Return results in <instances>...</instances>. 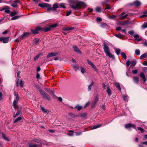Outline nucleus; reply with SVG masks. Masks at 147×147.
I'll use <instances>...</instances> for the list:
<instances>
[{"instance_id":"nucleus-1","label":"nucleus","mask_w":147,"mask_h":147,"mask_svg":"<svg viewBox=\"0 0 147 147\" xmlns=\"http://www.w3.org/2000/svg\"><path fill=\"white\" fill-rule=\"evenodd\" d=\"M70 7L75 10H79L82 7H85L87 6L85 3L82 1L78 2L74 1H72L69 4Z\"/></svg>"},{"instance_id":"nucleus-2","label":"nucleus","mask_w":147,"mask_h":147,"mask_svg":"<svg viewBox=\"0 0 147 147\" xmlns=\"http://www.w3.org/2000/svg\"><path fill=\"white\" fill-rule=\"evenodd\" d=\"M103 49L107 56L115 59L114 56L110 53L109 47L105 43L103 44Z\"/></svg>"},{"instance_id":"nucleus-3","label":"nucleus","mask_w":147,"mask_h":147,"mask_svg":"<svg viewBox=\"0 0 147 147\" xmlns=\"http://www.w3.org/2000/svg\"><path fill=\"white\" fill-rule=\"evenodd\" d=\"M13 94L15 96V99L13 101V105L14 108V109H16L18 107L17 103L19 100V98L18 94L16 92H14Z\"/></svg>"},{"instance_id":"nucleus-4","label":"nucleus","mask_w":147,"mask_h":147,"mask_svg":"<svg viewBox=\"0 0 147 147\" xmlns=\"http://www.w3.org/2000/svg\"><path fill=\"white\" fill-rule=\"evenodd\" d=\"M38 6L42 8L47 7L48 8L47 9V11L51 10L52 9L51 8V5L47 3H39Z\"/></svg>"},{"instance_id":"nucleus-5","label":"nucleus","mask_w":147,"mask_h":147,"mask_svg":"<svg viewBox=\"0 0 147 147\" xmlns=\"http://www.w3.org/2000/svg\"><path fill=\"white\" fill-rule=\"evenodd\" d=\"M39 92L42 95L43 98H45L49 101L51 100V98L43 90L40 89L39 90Z\"/></svg>"},{"instance_id":"nucleus-6","label":"nucleus","mask_w":147,"mask_h":147,"mask_svg":"<svg viewBox=\"0 0 147 147\" xmlns=\"http://www.w3.org/2000/svg\"><path fill=\"white\" fill-rule=\"evenodd\" d=\"M57 24H55L44 27L42 28V31H43L44 32H47L50 30L52 28H55L57 27Z\"/></svg>"},{"instance_id":"nucleus-7","label":"nucleus","mask_w":147,"mask_h":147,"mask_svg":"<svg viewBox=\"0 0 147 147\" xmlns=\"http://www.w3.org/2000/svg\"><path fill=\"white\" fill-rule=\"evenodd\" d=\"M42 28L40 27H36L35 29H32L31 30V32L33 34H37L38 33V31H42Z\"/></svg>"},{"instance_id":"nucleus-8","label":"nucleus","mask_w":147,"mask_h":147,"mask_svg":"<svg viewBox=\"0 0 147 147\" xmlns=\"http://www.w3.org/2000/svg\"><path fill=\"white\" fill-rule=\"evenodd\" d=\"M9 37H0V41H3V43H5L7 42L9 40Z\"/></svg>"},{"instance_id":"nucleus-9","label":"nucleus","mask_w":147,"mask_h":147,"mask_svg":"<svg viewBox=\"0 0 147 147\" xmlns=\"http://www.w3.org/2000/svg\"><path fill=\"white\" fill-rule=\"evenodd\" d=\"M9 9V7L8 6H5L3 7V11L4 10L5 12L7 14L10 13Z\"/></svg>"},{"instance_id":"nucleus-10","label":"nucleus","mask_w":147,"mask_h":147,"mask_svg":"<svg viewBox=\"0 0 147 147\" xmlns=\"http://www.w3.org/2000/svg\"><path fill=\"white\" fill-rule=\"evenodd\" d=\"M125 127L126 129H128L131 127H133L134 128L136 129V125L135 124H132L131 123H128L125 124Z\"/></svg>"},{"instance_id":"nucleus-11","label":"nucleus","mask_w":147,"mask_h":147,"mask_svg":"<svg viewBox=\"0 0 147 147\" xmlns=\"http://www.w3.org/2000/svg\"><path fill=\"white\" fill-rule=\"evenodd\" d=\"M98 101V97H96L94 100L93 101L91 104L92 107H94L96 105Z\"/></svg>"},{"instance_id":"nucleus-12","label":"nucleus","mask_w":147,"mask_h":147,"mask_svg":"<svg viewBox=\"0 0 147 147\" xmlns=\"http://www.w3.org/2000/svg\"><path fill=\"white\" fill-rule=\"evenodd\" d=\"M30 33L29 32H25L20 37V40H22L27 37Z\"/></svg>"},{"instance_id":"nucleus-13","label":"nucleus","mask_w":147,"mask_h":147,"mask_svg":"<svg viewBox=\"0 0 147 147\" xmlns=\"http://www.w3.org/2000/svg\"><path fill=\"white\" fill-rule=\"evenodd\" d=\"M140 76L141 78L143 79L144 82H145L146 81L147 79L146 78L144 73L143 72L140 73Z\"/></svg>"},{"instance_id":"nucleus-14","label":"nucleus","mask_w":147,"mask_h":147,"mask_svg":"<svg viewBox=\"0 0 147 147\" xmlns=\"http://www.w3.org/2000/svg\"><path fill=\"white\" fill-rule=\"evenodd\" d=\"M58 53H49L47 56V58L53 56H55L58 55Z\"/></svg>"},{"instance_id":"nucleus-15","label":"nucleus","mask_w":147,"mask_h":147,"mask_svg":"<svg viewBox=\"0 0 147 147\" xmlns=\"http://www.w3.org/2000/svg\"><path fill=\"white\" fill-rule=\"evenodd\" d=\"M87 61L88 63L91 65V66L95 70H96V67L94 65L93 63L91 61H90L89 60H87Z\"/></svg>"},{"instance_id":"nucleus-16","label":"nucleus","mask_w":147,"mask_h":147,"mask_svg":"<svg viewBox=\"0 0 147 147\" xmlns=\"http://www.w3.org/2000/svg\"><path fill=\"white\" fill-rule=\"evenodd\" d=\"M87 61L88 63L91 65V66L95 70H96V67L94 65L93 63L91 61H90L89 60H87Z\"/></svg>"},{"instance_id":"nucleus-17","label":"nucleus","mask_w":147,"mask_h":147,"mask_svg":"<svg viewBox=\"0 0 147 147\" xmlns=\"http://www.w3.org/2000/svg\"><path fill=\"white\" fill-rule=\"evenodd\" d=\"M73 48L74 49V51L76 52L80 53H81V52L78 47L76 45H74L73 46Z\"/></svg>"},{"instance_id":"nucleus-18","label":"nucleus","mask_w":147,"mask_h":147,"mask_svg":"<svg viewBox=\"0 0 147 147\" xmlns=\"http://www.w3.org/2000/svg\"><path fill=\"white\" fill-rule=\"evenodd\" d=\"M133 80L134 82L136 84L138 83L139 82V78L137 76L134 77Z\"/></svg>"},{"instance_id":"nucleus-19","label":"nucleus","mask_w":147,"mask_h":147,"mask_svg":"<svg viewBox=\"0 0 147 147\" xmlns=\"http://www.w3.org/2000/svg\"><path fill=\"white\" fill-rule=\"evenodd\" d=\"M134 5L136 6H140L141 4L140 2L138 1H136L134 2L133 3Z\"/></svg>"},{"instance_id":"nucleus-20","label":"nucleus","mask_w":147,"mask_h":147,"mask_svg":"<svg viewBox=\"0 0 147 147\" xmlns=\"http://www.w3.org/2000/svg\"><path fill=\"white\" fill-rule=\"evenodd\" d=\"M29 147H39V145H38L36 144H33L31 143H29Z\"/></svg>"},{"instance_id":"nucleus-21","label":"nucleus","mask_w":147,"mask_h":147,"mask_svg":"<svg viewBox=\"0 0 147 147\" xmlns=\"http://www.w3.org/2000/svg\"><path fill=\"white\" fill-rule=\"evenodd\" d=\"M114 35L115 36H116V37L118 38H121V39L122 38L124 37V36L122 35L120 33H119L118 34H114Z\"/></svg>"},{"instance_id":"nucleus-22","label":"nucleus","mask_w":147,"mask_h":147,"mask_svg":"<svg viewBox=\"0 0 147 147\" xmlns=\"http://www.w3.org/2000/svg\"><path fill=\"white\" fill-rule=\"evenodd\" d=\"M134 37L135 38V40L138 41H140L141 40V38H139V36L138 34H135L134 35Z\"/></svg>"},{"instance_id":"nucleus-23","label":"nucleus","mask_w":147,"mask_h":147,"mask_svg":"<svg viewBox=\"0 0 147 147\" xmlns=\"http://www.w3.org/2000/svg\"><path fill=\"white\" fill-rule=\"evenodd\" d=\"M22 114V112L21 111L20 109H18V111L17 112L16 114L14 116V117H16L17 116H18Z\"/></svg>"},{"instance_id":"nucleus-24","label":"nucleus","mask_w":147,"mask_h":147,"mask_svg":"<svg viewBox=\"0 0 147 147\" xmlns=\"http://www.w3.org/2000/svg\"><path fill=\"white\" fill-rule=\"evenodd\" d=\"M146 57H147V53H144L140 56V59H142L143 58Z\"/></svg>"},{"instance_id":"nucleus-25","label":"nucleus","mask_w":147,"mask_h":147,"mask_svg":"<svg viewBox=\"0 0 147 147\" xmlns=\"http://www.w3.org/2000/svg\"><path fill=\"white\" fill-rule=\"evenodd\" d=\"M2 137L3 138V140H7L8 141H9V139L6 136L5 134L3 133H2Z\"/></svg>"},{"instance_id":"nucleus-26","label":"nucleus","mask_w":147,"mask_h":147,"mask_svg":"<svg viewBox=\"0 0 147 147\" xmlns=\"http://www.w3.org/2000/svg\"><path fill=\"white\" fill-rule=\"evenodd\" d=\"M18 12L16 11H14L12 12H11L10 13V15L11 16H13L16 15L18 13Z\"/></svg>"},{"instance_id":"nucleus-27","label":"nucleus","mask_w":147,"mask_h":147,"mask_svg":"<svg viewBox=\"0 0 147 147\" xmlns=\"http://www.w3.org/2000/svg\"><path fill=\"white\" fill-rule=\"evenodd\" d=\"M94 84V83L93 82H92L91 84L88 86V91H90L91 90V88L93 86Z\"/></svg>"},{"instance_id":"nucleus-28","label":"nucleus","mask_w":147,"mask_h":147,"mask_svg":"<svg viewBox=\"0 0 147 147\" xmlns=\"http://www.w3.org/2000/svg\"><path fill=\"white\" fill-rule=\"evenodd\" d=\"M107 89L106 91V92H107V93H108L109 96H110L111 94V90L110 89V88L109 87H107Z\"/></svg>"},{"instance_id":"nucleus-29","label":"nucleus","mask_w":147,"mask_h":147,"mask_svg":"<svg viewBox=\"0 0 147 147\" xmlns=\"http://www.w3.org/2000/svg\"><path fill=\"white\" fill-rule=\"evenodd\" d=\"M117 88H118L119 89L120 91H121V89L120 87V86L119 84V83H115L114 84Z\"/></svg>"},{"instance_id":"nucleus-30","label":"nucleus","mask_w":147,"mask_h":147,"mask_svg":"<svg viewBox=\"0 0 147 147\" xmlns=\"http://www.w3.org/2000/svg\"><path fill=\"white\" fill-rule=\"evenodd\" d=\"M20 16H16L13 17L11 19V20H17L20 18Z\"/></svg>"},{"instance_id":"nucleus-31","label":"nucleus","mask_w":147,"mask_h":147,"mask_svg":"<svg viewBox=\"0 0 147 147\" xmlns=\"http://www.w3.org/2000/svg\"><path fill=\"white\" fill-rule=\"evenodd\" d=\"M59 7V6L57 4H54L53 5V10H55L56 9Z\"/></svg>"},{"instance_id":"nucleus-32","label":"nucleus","mask_w":147,"mask_h":147,"mask_svg":"<svg viewBox=\"0 0 147 147\" xmlns=\"http://www.w3.org/2000/svg\"><path fill=\"white\" fill-rule=\"evenodd\" d=\"M121 56L123 58L125 59H126L127 58V56L126 55L125 53H124L123 52H121Z\"/></svg>"},{"instance_id":"nucleus-33","label":"nucleus","mask_w":147,"mask_h":147,"mask_svg":"<svg viewBox=\"0 0 147 147\" xmlns=\"http://www.w3.org/2000/svg\"><path fill=\"white\" fill-rule=\"evenodd\" d=\"M96 11L98 12H100L101 11V8L100 7H97L95 9Z\"/></svg>"},{"instance_id":"nucleus-34","label":"nucleus","mask_w":147,"mask_h":147,"mask_svg":"<svg viewBox=\"0 0 147 147\" xmlns=\"http://www.w3.org/2000/svg\"><path fill=\"white\" fill-rule=\"evenodd\" d=\"M19 85L21 87H23L24 86V82L23 81H22V80H20L19 81Z\"/></svg>"},{"instance_id":"nucleus-35","label":"nucleus","mask_w":147,"mask_h":147,"mask_svg":"<svg viewBox=\"0 0 147 147\" xmlns=\"http://www.w3.org/2000/svg\"><path fill=\"white\" fill-rule=\"evenodd\" d=\"M73 67L75 69V70L76 71L77 70H79V67L78 65H74Z\"/></svg>"},{"instance_id":"nucleus-36","label":"nucleus","mask_w":147,"mask_h":147,"mask_svg":"<svg viewBox=\"0 0 147 147\" xmlns=\"http://www.w3.org/2000/svg\"><path fill=\"white\" fill-rule=\"evenodd\" d=\"M115 52L117 55H119L121 52V50L120 49H117L115 50Z\"/></svg>"},{"instance_id":"nucleus-37","label":"nucleus","mask_w":147,"mask_h":147,"mask_svg":"<svg viewBox=\"0 0 147 147\" xmlns=\"http://www.w3.org/2000/svg\"><path fill=\"white\" fill-rule=\"evenodd\" d=\"M123 100L126 101H128V96H125L123 95Z\"/></svg>"},{"instance_id":"nucleus-38","label":"nucleus","mask_w":147,"mask_h":147,"mask_svg":"<svg viewBox=\"0 0 147 147\" xmlns=\"http://www.w3.org/2000/svg\"><path fill=\"white\" fill-rule=\"evenodd\" d=\"M136 54L137 55H140V50L138 49H137L136 50L135 52Z\"/></svg>"},{"instance_id":"nucleus-39","label":"nucleus","mask_w":147,"mask_h":147,"mask_svg":"<svg viewBox=\"0 0 147 147\" xmlns=\"http://www.w3.org/2000/svg\"><path fill=\"white\" fill-rule=\"evenodd\" d=\"M60 7L63 8H65L66 7L65 5V4L63 3H61L59 5Z\"/></svg>"},{"instance_id":"nucleus-40","label":"nucleus","mask_w":147,"mask_h":147,"mask_svg":"<svg viewBox=\"0 0 147 147\" xmlns=\"http://www.w3.org/2000/svg\"><path fill=\"white\" fill-rule=\"evenodd\" d=\"M41 109L42 110L44 113H47L49 112L47 110L45 109V108H43V107H41Z\"/></svg>"},{"instance_id":"nucleus-41","label":"nucleus","mask_w":147,"mask_h":147,"mask_svg":"<svg viewBox=\"0 0 147 147\" xmlns=\"http://www.w3.org/2000/svg\"><path fill=\"white\" fill-rule=\"evenodd\" d=\"M22 119V118L21 117H19L16 119L14 121V123H16L19 121L21 120Z\"/></svg>"},{"instance_id":"nucleus-42","label":"nucleus","mask_w":147,"mask_h":147,"mask_svg":"<svg viewBox=\"0 0 147 147\" xmlns=\"http://www.w3.org/2000/svg\"><path fill=\"white\" fill-rule=\"evenodd\" d=\"M101 126V125H95L93 126L92 129H94L100 127Z\"/></svg>"},{"instance_id":"nucleus-43","label":"nucleus","mask_w":147,"mask_h":147,"mask_svg":"<svg viewBox=\"0 0 147 147\" xmlns=\"http://www.w3.org/2000/svg\"><path fill=\"white\" fill-rule=\"evenodd\" d=\"M147 28V23H144L142 26V29H144Z\"/></svg>"},{"instance_id":"nucleus-44","label":"nucleus","mask_w":147,"mask_h":147,"mask_svg":"<svg viewBox=\"0 0 147 147\" xmlns=\"http://www.w3.org/2000/svg\"><path fill=\"white\" fill-rule=\"evenodd\" d=\"M82 107L81 106H78V105H76L75 108L77 109L79 111L81 110L82 108Z\"/></svg>"},{"instance_id":"nucleus-45","label":"nucleus","mask_w":147,"mask_h":147,"mask_svg":"<svg viewBox=\"0 0 147 147\" xmlns=\"http://www.w3.org/2000/svg\"><path fill=\"white\" fill-rule=\"evenodd\" d=\"M137 128L142 133H143L144 131V130L142 128L140 127H138Z\"/></svg>"},{"instance_id":"nucleus-46","label":"nucleus","mask_w":147,"mask_h":147,"mask_svg":"<svg viewBox=\"0 0 147 147\" xmlns=\"http://www.w3.org/2000/svg\"><path fill=\"white\" fill-rule=\"evenodd\" d=\"M69 131L71 132H72V133H68V135L69 136H74V134L73 133L74 132V131H72V130H70V131Z\"/></svg>"},{"instance_id":"nucleus-47","label":"nucleus","mask_w":147,"mask_h":147,"mask_svg":"<svg viewBox=\"0 0 147 147\" xmlns=\"http://www.w3.org/2000/svg\"><path fill=\"white\" fill-rule=\"evenodd\" d=\"M81 71L82 73L84 74L85 72V69L83 67H81Z\"/></svg>"},{"instance_id":"nucleus-48","label":"nucleus","mask_w":147,"mask_h":147,"mask_svg":"<svg viewBox=\"0 0 147 147\" xmlns=\"http://www.w3.org/2000/svg\"><path fill=\"white\" fill-rule=\"evenodd\" d=\"M34 141L35 142H36L39 143L40 142V141L37 138H35L34 139Z\"/></svg>"},{"instance_id":"nucleus-49","label":"nucleus","mask_w":147,"mask_h":147,"mask_svg":"<svg viewBox=\"0 0 147 147\" xmlns=\"http://www.w3.org/2000/svg\"><path fill=\"white\" fill-rule=\"evenodd\" d=\"M107 26L106 24L104 23H102L101 25V26L102 27H105Z\"/></svg>"},{"instance_id":"nucleus-50","label":"nucleus","mask_w":147,"mask_h":147,"mask_svg":"<svg viewBox=\"0 0 147 147\" xmlns=\"http://www.w3.org/2000/svg\"><path fill=\"white\" fill-rule=\"evenodd\" d=\"M130 64H131V61H127L126 62V65L127 66H128Z\"/></svg>"},{"instance_id":"nucleus-51","label":"nucleus","mask_w":147,"mask_h":147,"mask_svg":"<svg viewBox=\"0 0 147 147\" xmlns=\"http://www.w3.org/2000/svg\"><path fill=\"white\" fill-rule=\"evenodd\" d=\"M131 64H132L134 66L136 64V61H131Z\"/></svg>"},{"instance_id":"nucleus-52","label":"nucleus","mask_w":147,"mask_h":147,"mask_svg":"<svg viewBox=\"0 0 147 147\" xmlns=\"http://www.w3.org/2000/svg\"><path fill=\"white\" fill-rule=\"evenodd\" d=\"M87 114L86 113H82L80 115V117H85L87 116Z\"/></svg>"},{"instance_id":"nucleus-53","label":"nucleus","mask_w":147,"mask_h":147,"mask_svg":"<svg viewBox=\"0 0 147 147\" xmlns=\"http://www.w3.org/2000/svg\"><path fill=\"white\" fill-rule=\"evenodd\" d=\"M22 40H20V37L18 38L15 39L14 40V41L16 42H20Z\"/></svg>"},{"instance_id":"nucleus-54","label":"nucleus","mask_w":147,"mask_h":147,"mask_svg":"<svg viewBox=\"0 0 147 147\" xmlns=\"http://www.w3.org/2000/svg\"><path fill=\"white\" fill-rule=\"evenodd\" d=\"M132 72L133 74H136L138 73V70H133Z\"/></svg>"},{"instance_id":"nucleus-55","label":"nucleus","mask_w":147,"mask_h":147,"mask_svg":"<svg viewBox=\"0 0 147 147\" xmlns=\"http://www.w3.org/2000/svg\"><path fill=\"white\" fill-rule=\"evenodd\" d=\"M40 40L38 38H36L35 39V43L36 44H37L39 41Z\"/></svg>"},{"instance_id":"nucleus-56","label":"nucleus","mask_w":147,"mask_h":147,"mask_svg":"<svg viewBox=\"0 0 147 147\" xmlns=\"http://www.w3.org/2000/svg\"><path fill=\"white\" fill-rule=\"evenodd\" d=\"M128 33L131 35H132L134 33V32L133 31H130L128 32Z\"/></svg>"},{"instance_id":"nucleus-57","label":"nucleus","mask_w":147,"mask_h":147,"mask_svg":"<svg viewBox=\"0 0 147 147\" xmlns=\"http://www.w3.org/2000/svg\"><path fill=\"white\" fill-rule=\"evenodd\" d=\"M39 55H37L34 57V60L35 61L37 60L39 58Z\"/></svg>"},{"instance_id":"nucleus-58","label":"nucleus","mask_w":147,"mask_h":147,"mask_svg":"<svg viewBox=\"0 0 147 147\" xmlns=\"http://www.w3.org/2000/svg\"><path fill=\"white\" fill-rule=\"evenodd\" d=\"M11 5L15 8H16L17 7V5L16 4L14 3Z\"/></svg>"},{"instance_id":"nucleus-59","label":"nucleus","mask_w":147,"mask_h":147,"mask_svg":"<svg viewBox=\"0 0 147 147\" xmlns=\"http://www.w3.org/2000/svg\"><path fill=\"white\" fill-rule=\"evenodd\" d=\"M71 11H69L66 14V16H69L71 13Z\"/></svg>"},{"instance_id":"nucleus-60","label":"nucleus","mask_w":147,"mask_h":147,"mask_svg":"<svg viewBox=\"0 0 147 147\" xmlns=\"http://www.w3.org/2000/svg\"><path fill=\"white\" fill-rule=\"evenodd\" d=\"M74 28L71 27H67L68 31L70 30L74 29Z\"/></svg>"},{"instance_id":"nucleus-61","label":"nucleus","mask_w":147,"mask_h":147,"mask_svg":"<svg viewBox=\"0 0 147 147\" xmlns=\"http://www.w3.org/2000/svg\"><path fill=\"white\" fill-rule=\"evenodd\" d=\"M111 7L109 6V5H107V7L105 9V10L106 9H111Z\"/></svg>"},{"instance_id":"nucleus-62","label":"nucleus","mask_w":147,"mask_h":147,"mask_svg":"<svg viewBox=\"0 0 147 147\" xmlns=\"http://www.w3.org/2000/svg\"><path fill=\"white\" fill-rule=\"evenodd\" d=\"M90 104V102H87L84 105V107H87Z\"/></svg>"},{"instance_id":"nucleus-63","label":"nucleus","mask_w":147,"mask_h":147,"mask_svg":"<svg viewBox=\"0 0 147 147\" xmlns=\"http://www.w3.org/2000/svg\"><path fill=\"white\" fill-rule=\"evenodd\" d=\"M40 77V75L38 73H37L36 74V78L38 79Z\"/></svg>"},{"instance_id":"nucleus-64","label":"nucleus","mask_w":147,"mask_h":147,"mask_svg":"<svg viewBox=\"0 0 147 147\" xmlns=\"http://www.w3.org/2000/svg\"><path fill=\"white\" fill-rule=\"evenodd\" d=\"M143 140H145L146 139H147V134L145 135L144 136L143 138Z\"/></svg>"}]
</instances>
